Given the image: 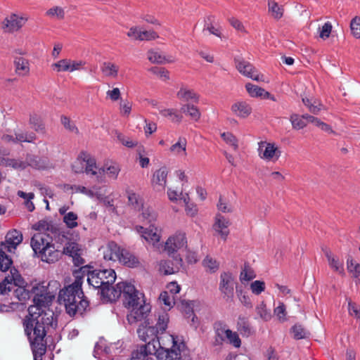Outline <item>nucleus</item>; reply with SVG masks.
Instances as JSON below:
<instances>
[{
  "mask_svg": "<svg viewBox=\"0 0 360 360\" xmlns=\"http://www.w3.org/2000/svg\"><path fill=\"white\" fill-rule=\"evenodd\" d=\"M124 297V304L129 310L127 320L131 324L145 320L150 311V306L143 300V295L139 292L134 285L120 282L115 286L107 285L101 290L103 299L106 302L117 300L121 295Z\"/></svg>",
  "mask_w": 360,
  "mask_h": 360,
  "instance_id": "f257e3e1",
  "label": "nucleus"
},
{
  "mask_svg": "<svg viewBox=\"0 0 360 360\" xmlns=\"http://www.w3.org/2000/svg\"><path fill=\"white\" fill-rule=\"evenodd\" d=\"M30 286L31 295H34L33 302L34 304L28 308V315L25 317L23 326H26L27 321L30 322L32 326H51L53 323V313L46 312L43 309L48 305L51 300L52 295L49 292L45 283H36Z\"/></svg>",
  "mask_w": 360,
  "mask_h": 360,
  "instance_id": "f03ea898",
  "label": "nucleus"
},
{
  "mask_svg": "<svg viewBox=\"0 0 360 360\" xmlns=\"http://www.w3.org/2000/svg\"><path fill=\"white\" fill-rule=\"evenodd\" d=\"M86 267L81 268L79 271H75V281L70 285L60 290L58 295V301L65 307L67 313L70 316H74L77 312L82 314L89 305V302L84 298L82 289V280L77 274L82 271H84Z\"/></svg>",
  "mask_w": 360,
  "mask_h": 360,
  "instance_id": "7ed1b4c3",
  "label": "nucleus"
},
{
  "mask_svg": "<svg viewBox=\"0 0 360 360\" xmlns=\"http://www.w3.org/2000/svg\"><path fill=\"white\" fill-rule=\"evenodd\" d=\"M156 340L148 342L154 346V354L158 360H181V351L184 343L176 336L169 333H162Z\"/></svg>",
  "mask_w": 360,
  "mask_h": 360,
  "instance_id": "20e7f679",
  "label": "nucleus"
},
{
  "mask_svg": "<svg viewBox=\"0 0 360 360\" xmlns=\"http://www.w3.org/2000/svg\"><path fill=\"white\" fill-rule=\"evenodd\" d=\"M25 334L27 335L32 351L34 356V360H42L43 356L46 351V342L45 336L48 326H32L30 322L27 321L26 326H24Z\"/></svg>",
  "mask_w": 360,
  "mask_h": 360,
  "instance_id": "39448f33",
  "label": "nucleus"
},
{
  "mask_svg": "<svg viewBox=\"0 0 360 360\" xmlns=\"http://www.w3.org/2000/svg\"><path fill=\"white\" fill-rule=\"evenodd\" d=\"M24 281L18 271L15 269H11V274L6 276L2 282L0 283V294L6 295L13 288H18L14 290V294L19 301H25L32 296L30 286H23Z\"/></svg>",
  "mask_w": 360,
  "mask_h": 360,
  "instance_id": "423d86ee",
  "label": "nucleus"
},
{
  "mask_svg": "<svg viewBox=\"0 0 360 360\" xmlns=\"http://www.w3.org/2000/svg\"><path fill=\"white\" fill-rule=\"evenodd\" d=\"M103 258L106 261L118 262L128 267H136L139 264V258L128 249H105Z\"/></svg>",
  "mask_w": 360,
  "mask_h": 360,
  "instance_id": "0eeeda50",
  "label": "nucleus"
},
{
  "mask_svg": "<svg viewBox=\"0 0 360 360\" xmlns=\"http://www.w3.org/2000/svg\"><path fill=\"white\" fill-rule=\"evenodd\" d=\"M87 281L89 285L101 290L107 285H112L116 279V274L113 269H103L87 271Z\"/></svg>",
  "mask_w": 360,
  "mask_h": 360,
  "instance_id": "6e6552de",
  "label": "nucleus"
},
{
  "mask_svg": "<svg viewBox=\"0 0 360 360\" xmlns=\"http://www.w3.org/2000/svg\"><path fill=\"white\" fill-rule=\"evenodd\" d=\"M171 260L161 261L159 264V271L165 275L173 274L180 269L183 264L181 255L178 249H165Z\"/></svg>",
  "mask_w": 360,
  "mask_h": 360,
  "instance_id": "1a4fd4ad",
  "label": "nucleus"
},
{
  "mask_svg": "<svg viewBox=\"0 0 360 360\" xmlns=\"http://www.w3.org/2000/svg\"><path fill=\"white\" fill-rule=\"evenodd\" d=\"M215 333V345H221L226 340L235 348H239L241 346V340L238 333L230 330L226 326L217 328Z\"/></svg>",
  "mask_w": 360,
  "mask_h": 360,
  "instance_id": "9d476101",
  "label": "nucleus"
},
{
  "mask_svg": "<svg viewBox=\"0 0 360 360\" xmlns=\"http://www.w3.org/2000/svg\"><path fill=\"white\" fill-rule=\"evenodd\" d=\"M219 290L224 298L231 300L233 297L234 281L233 275L229 272H223L220 275Z\"/></svg>",
  "mask_w": 360,
  "mask_h": 360,
  "instance_id": "9b49d317",
  "label": "nucleus"
},
{
  "mask_svg": "<svg viewBox=\"0 0 360 360\" xmlns=\"http://www.w3.org/2000/svg\"><path fill=\"white\" fill-rule=\"evenodd\" d=\"M234 63L236 69L244 76L257 82L261 80L260 75L255 74L257 72V69L250 62L245 60L243 58H235Z\"/></svg>",
  "mask_w": 360,
  "mask_h": 360,
  "instance_id": "f8f14e48",
  "label": "nucleus"
},
{
  "mask_svg": "<svg viewBox=\"0 0 360 360\" xmlns=\"http://www.w3.org/2000/svg\"><path fill=\"white\" fill-rule=\"evenodd\" d=\"M261 158L267 160H277L281 155V150L274 143L261 142L258 149Z\"/></svg>",
  "mask_w": 360,
  "mask_h": 360,
  "instance_id": "ddd939ff",
  "label": "nucleus"
},
{
  "mask_svg": "<svg viewBox=\"0 0 360 360\" xmlns=\"http://www.w3.org/2000/svg\"><path fill=\"white\" fill-rule=\"evenodd\" d=\"M22 232L13 229L7 232L5 240L0 242V248H17L22 243Z\"/></svg>",
  "mask_w": 360,
  "mask_h": 360,
  "instance_id": "4468645a",
  "label": "nucleus"
},
{
  "mask_svg": "<svg viewBox=\"0 0 360 360\" xmlns=\"http://www.w3.org/2000/svg\"><path fill=\"white\" fill-rule=\"evenodd\" d=\"M139 338L143 342L156 340L157 330H155L153 326H150L148 319L145 320L137 329Z\"/></svg>",
  "mask_w": 360,
  "mask_h": 360,
  "instance_id": "2eb2a0df",
  "label": "nucleus"
},
{
  "mask_svg": "<svg viewBox=\"0 0 360 360\" xmlns=\"http://www.w3.org/2000/svg\"><path fill=\"white\" fill-rule=\"evenodd\" d=\"M63 253L68 255L70 257L72 258V262L74 263L75 266H82L80 268H82L84 266H86V269L84 271H81L77 275L80 278H83L86 272L87 271L89 266L88 265H84L86 262L85 259L82 257V249H63ZM81 269H79V271ZM78 271V270H77Z\"/></svg>",
  "mask_w": 360,
  "mask_h": 360,
  "instance_id": "dca6fc26",
  "label": "nucleus"
},
{
  "mask_svg": "<svg viewBox=\"0 0 360 360\" xmlns=\"http://www.w3.org/2000/svg\"><path fill=\"white\" fill-rule=\"evenodd\" d=\"M31 248H54L53 238L46 233H34L30 240Z\"/></svg>",
  "mask_w": 360,
  "mask_h": 360,
  "instance_id": "f3484780",
  "label": "nucleus"
},
{
  "mask_svg": "<svg viewBox=\"0 0 360 360\" xmlns=\"http://www.w3.org/2000/svg\"><path fill=\"white\" fill-rule=\"evenodd\" d=\"M154 346L150 344L141 345L132 352L129 360H153L151 355L154 354Z\"/></svg>",
  "mask_w": 360,
  "mask_h": 360,
  "instance_id": "a211bd4d",
  "label": "nucleus"
},
{
  "mask_svg": "<svg viewBox=\"0 0 360 360\" xmlns=\"http://www.w3.org/2000/svg\"><path fill=\"white\" fill-rule=\"evenodd\" d=\"M34 255L43 262L53 263L59 259L61 252L58 249H33Z\"/></svg>",
  "mask_w": 360,
  "mask_h": 360,
  "instance_id": "6ab92c4d",
  "label": "nucleus"
},
{
  "mask_svg": "<svg viewBox=\"0 0 360 360\" xmlns=\"http://www.w3.org/2000/svg\"><path fill=\"white\" fill-rule=\"evenodd\" d=\"M161 248H188L186 233L181 231L176 232L168 238Z\"/></svg>",
  "mask_w": 360,
  "mask_h": 360,
  "instance_id": "aec40b11",
  "label": "nucleus"
},
{
  "mask_svg": "<svg viewBox=\"0 0 360 360\" xmlns=\"http://www.w3.org/2000/svg\"><path fill=\"white\" fill-rule=\"evenodd\" d=\"M229 224V220L226 219L222 214L220 213L216 214L213 228L216 231L219 232L221 238L224 240L229 233V230L228 229Z\"/></svg>",
  "mask_w": 360,
  "mask_h": 360,
  "instance_id": "412c9836",
  "label": "nucleus"
},
{
  "mask_svg": "<svg viewBox=\"0 0 360 360\" xmlns=\"http://www.w3.org/2000/svg\"><path fill=\"white\" fill-rule=\"evenodd\" d=\"M26 19L22 17H18L16 14H12L10 19L5 18L3 22V28L6 32H13L15 30L20 29L25 23Z\"/></svg>",
  "mask_w": 360,
  "mask_h": 360,
  "instance_id": "4be33fe9",
  "label": "nucleus"
},
{
  "mask_svg": "<svg viewBox=\"0 0 360 360\" xmlns=\"http://www.w3.org/2000/svg\"><path fill=\"white\" fill-rule=\"evenodd\" d=\"M72 233L68 231L67 232H60L56 237L55 240L57 243L63 245V248H79L77 242L73 241L71 236Z\"/></svg>",
  "mask_w": 360,
  "mask_h": 360,
  "instance_id": "5701e85b",
  "label": "nucleus"
},
{
  "mask_svg": "<svg viewBox=\"0 0 360 360\" xmlns=\"http://www.w3.org/2000/svg\"><path fill=\"white\" fill-rule=\"evenodd\" d=\"M231 110L238 117L245 118L252 113L251 106L245 101L236 102L231 105Z\"/></svg>",
  "mask_w": 360,
  "mask_h": 360,
  "instance_id": "b1692460",
  "label": "nucleus"
},
{
  "mask_svg": "<svg viewBox=\"0 0 360 360\" xmlns=\"http://www.w3.org/2000/svg\"><path fill=\"white\" fill-rule=\"evenodd\" d=\"M326 257L330 267L339 274L344 276L345 270L342 261H341L338 256L332 255L330 252H326Z\"/></svg>",
  "mask_w": 360,
  "mask_h": 360,
  "instance_id": "393cba45",
  "label": "nucleus"
},
{
  "mask_svg": "<svg viewBox=\"0 0 360 360\" xmlns=\"http://www.w3.org/2000/svg\"><path fill=\"white\" fill-rule=\"evenodd\" d=\"M26 160L28 167L30 166L37 169H44L47 167L46 160L38 155L27 154Z\"/></svg>",
  "mask_w": 360,
  "mask_h": 360,
  "instance_id": "a878e982",
  "label": "nucleus"
},
{
  "mask_svg": "<svg viewBox=\"0 0 360 360\" xmlns=\"http://www.w3.org/2000/svg\"><path fill=\"white\" fill-rule=\"evenodd\" d=\"M236 328L238 331L244 337H249L254 333L253 328L245 317L240 316L238 318Z\"/></svg>",
  "mask_w": 360,
  "mask_h": 360,
  "instance_id": "bb28decb",
  "label": "nucleus"
},
{
  "mask_svg": "<svg viewBox=\"0 0 360 360\" xmlns=\"http://www.w3.org/2000/svg\"><path fill=\"white\" fill-rule=\"evenodd\" d=\"M148 59L152 63L157 64H165L171 63L174 61L172 57L167 58L165 56L162 55L160 52L155 51L153 50H149L148 51Z\"/></svg>",
  "mask_w": 360,
  "mask_h": 360,
  "instance_id": "cd10ccee",
  "label": "nucleus"
},
{
  "mask_svg": "<svg viewBox=\"0 0 360 360\" xmlns=\"http://www.w3.org/2000/svg\"><path fill=\"white\" fill-rule=\"evenodd\" d=\"M347 269L348 272L355 279L356 283H360V264L353 259L348 257L347 260Z\"/></svg>",
  "mask_w": 360,
  "mask_h": 360,
  "instance_id": "c85d7f7f",
  "label": "nucleus"
},
{
  "mask_svg": "<svg viewBox=\"0 0 360 360\" xmlns=\"http://www.w3.org/2000/svg\"><path fill=\"white\" fill-rule=\"evenodd\" d=\"M79 159H82V162H86L85 171L86 173L91 172L93 175H95L96 172L93 170V167H96V160L87 153V152L82 150L79 155Z\"/></svg>",
  "mask_w": 360,
  "mask_h": 360,
  "instance_id": "c756f323",
  "label": "nucleus"
},
{
  "mask_svg": "<svg viewBox=\"0 0 360 360\" xmlns=\"http://www.w3.org/2000/svg\"><path fill=\"white\" fill-rule=\"evenodd\" d=\"M168 322V314L165 311L160 313L158 316V319L155 324V326H153L155 328V330H157L158 335L159 334L164 333V332L166 330L167 328Z\"/></svg>",
  "mask_w": 360,
  "mask_h": 360,
  "instance_id": "7c9ffc66",
  "label": "nucleus"
},
{
  "mask_svg": "<svg viewBox=\"0 0 360 360\" xmlns=\"http://www.w3.org/2000/svg\"><path fill=\"white\" fill-rule=\"evenodd\" d=\"M139 231L143 233V237L148 242L152 243L153 245L160 240V236L153 232V229H145L141 226H138Z\"/></svg>",
  "mask_w": 360,
  "mask_h": 360,
  "instance_id": "2f4dec72",
  "label": "nucleus"
},
{
  "mask_svg": "<svg viewBox=\"0 0 360 360\" xmlns=\"http://www.w3.org/2000/svg\"><path fill=\"white\" fill-rule=\"evenodd\" d=\"M181 112L189 115L191 119L198 121L200 117V112L197 106L191 104H186L182 105L180 110Z\"/></svg>",
  "mask_w": 360,
  "mask_h": 360,
  "instance_id": "473e14b6",
  "label": "nucleus"
},
{
  "mask_svg": "<svg viewBox=\"0 0 360 360\" xmlns=\"http://www.w3.org/2000/svg\"><path fill=\"white\" fill-rule=\"evenodd\" d=\"M176 96L179 99H183L186 101L192 100L195 103H198L199 95L195 93L193 90H187L184 88H181L180 90L177 92Z\"/></svg>",
  "mask_w": 360,
  "mask_h": 360,
  "instance_id": "72a5a7b5",
  "label": "nucleus"
},
{
  "mask_svg": "<svg viewBox=\"0 0 360 360\" xmlns=\"http://www.w3.org/2000/svg\"><path fill=\"white\" fill-rule=\"evenodd\" d=\"M167 174L168 169L167 167H161L154 173L152 181L165 186L167 182Z\"/></svg>",
  "mask_w": 360,
  "mask_h": 360,
  "instance_id": "f704fd0d",
  "label": "nucleus"
},
{
  "mask_svg": "<svg viewBox=\"0 0 360 360\" xmlns=\"http://www.w3.org/2000/svg\"><path fill=\"white\" fill-rule=\"evenodd\" d=\"M30 124L32 125V128L34 129L37 132L45 133V125L41 118L37 114L30 115Z\"/></svg>",
  "mask_w": 360,
  "mask_h": 360,
  "instance_id": "c9c22d12",
  "label": "nucleus"
},
{
  "mask_svg": "<svg viewBox=\"0 0 360 360\" xmlns=\"http://www.w3.org/2000/svg\"><path fill=\"white\" fill-rule=\"evenodd\" d=\"M255 311L257 315L265 321H268L271 319V311L266 308V305L264 302H261L257 305Z\"/></svg>",
  "mask_w": 360,
  "mask_h": 360,
  "instance_id": "e433bc0d",
  "label": "nucleus"
},
{
  "mask_svg": "<svg viewBox=\"0 0 360 360\" xmlns=\"http://www.w3.org/2000/svg\"><path fill=\"white\" fill-rule=\"evenodd\" d=\"M202 265L210 273L216 272L219 267V263L214 258L207 256L202 261Z\"/></svg>",
  "mask_w": 360,
  "mask_h": 360,
  "instance_id": "4c0bfd02",
  "label": "nucleus"
},
{
  "mask_svg": "<svg viewBox=\"0 0 360 360\" xmlns=\"http://www.w3.org/2000/svg\"><path fill=\"white\" fill-rule=\"evenodd\" d=\"M141 207L142 209V215L143 218L147 219L148 222L150 224V227H154V224H153V222H155L158 217V214L155 211L153 210L151 207H147L146 209H143V203L141 204Z\"/></svg>",
  "mask_w": 360,
  "mask_h": 360,
  "instance_id": "58836bf2",
  "label": "nucleus"
},
{
  "mask_svg": "<svg viewBox=\"0 0 360 360\" xmlns=\"http://www.w3.org/2000/svg\"><path fill=\"white\" fill-rule=\"evenodd\" d=\"M256 277V274L252 268L245 264L240 274V280L242 283L250 281Z\"/></svg>",
  "mask_w": 360,
  "mask_h": 360,
  "instance_id": "ea45409f",
  "label": "nucleus"
},
{
  "mask_svg": "<svg viewBox=\"0 0 360 360\" xmlns=\"http://www.w3.org/2000/svg\"><path fill=\"white\" fill-rule=\"evenodd\" d=\"M245 89L249 95L253 98H262L263 92H264V89L251 83H247L245 84Z\"/></svg>",
  "mask_w": 360,
  "mask_h": 360,
  "instance_id": "a19ab883",
  "label": "nucleus"
},
{
  "mask_svg": "<svg viewBox=\"0 0 360 360\" xmlns=\"http://www.w3.org/2000/svg\"><path fill=\"white\" fill-rule=\"evenodd\" d=\"M214 21V15H208L205 19V26L204 30H207L210 32V34H214L217 37H220L221 32L219 29L215 28L213 25V22Z\"/></svg>",
  "mask_w": 360,
  "mask_h": 360,
  "instance_id": "79ce46f5",
  "label": "nucleus"
},
{
  "mask_svg": "<svg viewBox=\"0 0 360 360\" xmlns=\"http://www.w3.org/2000/svg\"><path fill=\"white\" fill-rule=\"evenodd\" d=\"M77 219L78 216L76 213L74 212H69L67 214H65L63 220L68 229H72L78 226L77 222Z\"/></svg>",
  "mask_w": 360,
  "mask_h": 360,
  "instance_id": "37998d69",
  "label": "nucleus"
},
{
  "mask_svg": "<svg viewBox=\"0 0 360 360\" xmlns=\"http://www.w3.org/2000/svg\"><path fill=\"white\" fill-rule=\"evenodd\" d=\"M14 65L16 72L20 70L23 72V75L28 73L30 71L29 62L27 59L22 57H16L14 60Z\"/></svg>",
  "mask_w": 360,
  "mask_h": 360,
  "instance_id": "c03bdc74",
  "label": "nucleus"
},
{
  "mask_svg": "<svg viewBox=\"0 0 360 360\" xmlns=\"http://www.w3.org/2000/svg\"><path fill=\"white\" fill-rule=\"evenodd\" d=\"M13 264L11 258L0 249V269L2 271L8 270Z\"/></svg>",
  "mask_w": 360,
  "mask_h": 360,
  "instance_id": "a18cd8bd",
  "label": "nucleus"
},
{
  "mask_svg": "<svg viewBox=\"0 0 360 360\" xmlns=\"http://www.w3.org/2000/svg\"><path fill=\"white\" fill-rule=\"evenodd\" d=\"M6 162V166L20 171L25 169L28 167V164L26 161H22L13 158H8Z\"/></svg>",
  "mask_w": 360,
  "mask_h": 360,
  "instance_id": "49530a36",
  "label": "nucleus"
},
{
  "mask_svg": "<svg viewBox=\"0 0 360 360\" xmlns=\"http://www.w3.org/2000/svg\"><path fill=\"white\" fill-rule=\"evenodd\" d=\"M350 30L352 36L356 39H360V17L355 16L350 22Z\"/></svg>",
  "mask_w": 360,
  "mask_h": 360,
  "instance_id": "de8ad7c7",
  "label": "nucleus"
},
{
  "mask_svg": "<svg viewBox=\"0 0 360 360\" xmlns=\"http://www.w3.org/2000/svg\"><path fill=\"white\" fill-rule=\"evenodd\" d=\"M102 72L107 76L116 77L118 72V68L110 62H105L102 67Z\"/></svg>",
  "mask_w": 360,
  "mask_h": 360,
  "instance_id": "09e8293b",
  "label": "nucleus"
},
{
  "mask_svg": "<svg viewBox=\"0 0 360 360\" xmlns=\"http://www.w3.org/2000/svg\"><path fill=\"white\" fill-rule=\"evenodd\" d=\"M347 309L350 316L360 321V305L353 302L352 300H349Z\"/></svg>",
  "mask_w": 360,
  "mask_h": 360,
  "instance_id": "8fccbe9b",
  "label": "nucleus"
},
{
  "mask_svg": "<svg viewBox=\"0 0 360 360\" xmlns=\"http://www.w3.org/2000/svg\"><path fill=\"white\" fill-rule=\"evenodd\" d=\"M291 333L296 340L303 339L307 336V330L302 325L295 324L291 328Z\"/></svg>",
  "mask_w": 360,
  "mask_h": 360,
  "instance_id": "3c124183",
  "label": "nucleus"
},
{
  "mask_svg": "<svg viewBox=\"0 0 360 360\" xmlns=\"http://www.w3.org/2000/svg\"><path fill=\"white\" fill-rule=\"evenodd\" d=\"M221 136L227 144L233 146L235 150L238 148V139L232 133L224 132L221 134Z\"/></svg>",
  "mask_w": 360,
  "mask_h": 360,
  "instance_id": "603ef678",
  "label": "nucleus"
},
{
  "mask_svg": "<svg viewBox=\"0 0 360 360\" xmlns=\"http://www.w3.org/2000/svg\"><path fill=\"white\" fill-rule=\"evenodd\" d=\"M250 288L254 295H259L265 290L266 285L264 281L257 280L250 283Z\"/></svg>",
  "mask_w": 360,
  "mask_h": 360,
  "instance_id": "864d4df0",
  "label": "nucleus"
},
{
  "mask_svg": "<svg viewBox=\"0 0 360 360\" xmlns=\"http://www.w3.org/2000/svg\"><path fill=\"white\" fill-rule=\"evenodd\" d=\"M290 121L293 129H301L307 126V122L297 114H293L290 117Z\"/></svg>",
  "mask_w": 360,
  "mask_h": 360,
  "instance_id": "5fc2aeb1",
  "label": "nucleus"
},
{
  "mask_svg": "<svg viewBox=\"0 0 360 360\" xmlns=\"http://www.w3.org/2000/svg\"><path fill=\"white\" fill-rule=\"evenodd\" d=\"M159 300L169 309L174 304V297L169 295L168 292H162L159 297Z\"/></svg>",
  "mask_w": 360,
  "mask_h": 360,
  "instance_id": "6e6d98bb",
  "label": "nucleus"
},
{
  "mask_svg": "<svg viewBox=\"0 0 360 360\" xmlns=\"http://www.w3.org/2000/svg\"><path fill=\"white\" fill-rule=\"evenodd\" d=\"M116 135L118 141L124 146L132 148L137 146V141H133L129 140V138H127L124 134L120 132L116 131Z\"/></svg>",
  "mask_w": 360,
  "mask_h": 360,
  "instance_id": "4d7b16f0",
  "label": "nucleus"
},
{
  "mask_svg": "<svg viewBox=\"0 0 360 360\" xmlns=\"http://www.w3.org/2000/svg\"><path fill=\"white\" fill-rule=\"evenodd\" d=\"M149 71L154 75H158L161 78H164V80L169 79V72L165 68L154 66L150 68Z\"/></svg>",
  "mask_w": 360,
  "mask_h": 360,
  "instance_id": "13d9d810",
  "label": "nucleus"
},
{
  "mask_svg": "<svg viewBox=\"0 0 360 360\" xmlns=\"http://www.w3.org/2000/svg\"><path fill=\"white\" fill-rule=\"evenodd\" d=\"M332 24L330 22H326L322 26L321 28L319 29V37L322 39H326L330 37V34L332 32Z\"/></svg>",
  "mask_w": 360,
  "mask_h": 360,
  "instance_id": "bf43d9fd",
  "label": "nucleus"
},
{
  "mask_svg": "<svg viewBox=\"0 0 360 360\" xmlns=\"http://www.w3.org/2000/svg\"><path fill=\"white\" fill-rule=\"evenodd\" d=\"M158 34L156 32L153 30H145L141 31V34L138 35L139 40H153L158 38Z\"/></svg>",
  "mask_w": 360,
  "mask_h": 360,
  "instance_id": "052dcab7",
  "label": "nucleus"
},
{
  "mask_svg": "<svg viewBox=\"0 0 360 360\" xmlns=\"http://www.w3.org/2000/svg\"><path fill=\"white\" fill-rule=\"evenodd\" d=\"M274 314L280 321H285L286 320V310L285 306L283 303L280 302L278 306L274 309Z\"/></svg>",
  "mask_w": 360,
  "mask_h": 360,
  "instance_id": "680f3d73",
  "label": "nucleus"
},
{
  "mask_svg": "<svg viewBox=\"0 0 360 360\" xmlns=\"http://www.w3.org/2000/svg\"><path fill=\"white\" fill-rule=\"evenodd\" d=\"M126 193L127 194L129 205L133 206L134 208L139 207V196L136 195V193L130 189H127Z\"/></svg>",
  "mask_w": 360,
  "mask_h": 360,
  "instance_id": "e2e57ef3",
  "label": "nucleus"
},
{
  "mask_svg": "<svg viewBox=\"0 0 360 360\" xmlns=\"http://www.w3.org/2000/svg\"><path fill=\"white\" fill-rule=\"evenodd\" d=\"M61 123L63 124L64 127L68 129L70 131H75V133H79V130L77 127L72 123L70 119L65 115L61 116Z\"/></svg>",
  "mask_w": 360,
  "mask_h": 360,
  "instance_id": "0e129e2a",
  "label": "nucleus"
},
{
  "mask_svg": "<svg viewBox=\"0 0 360 360\" xmlns=\"http://www.w3.org/2000/svg\"><path fill=\"white\" fill-rule=\"evenodd\" d=\"M186 140L185 138L181 139L179 138V141L173 144L170 147V151L173 152L177 150V153H180L181 151H186Z\"/></svg>",
  "mask_w": 360,
  "mask_h": 360,
  "instance_id": "69168bd1",
  "label": "nucleus"
},
{
  "mask_svg": "<svg viewBox=\"0 0 360 360\" xmlns=\"http://www.w3.org/2000/svg\"><path fill=\"white\" fill-rule=\"evenodd\" d=\"M70 60L62 59L53 65L57 68V71H69L70 69Z\"/></svg>",
  "mask_w": 360,
  "mask_h": 360,
  "instance_id": "338daca9",
  "label": "nucleus"
},
{
  "mask_svg": "<svg viewBox=\"0 0 360 360\" xmlns=\"http://www.w3.org/2000/svg\"><path fill=\"white\" fill-rule=\"evenodd\" d=\"M186 259L188 264H195L199 260V256L195 251L190 249H184Z\"/></svg>",
  "mask_w": 360,
  "mask_h": 360,
  "instance_id": "774afa93",
  "label": "nucleus"
}]
</instances>
